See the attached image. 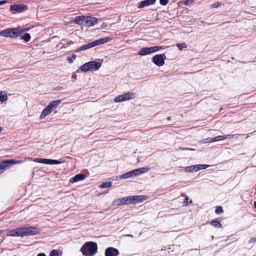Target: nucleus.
I'll list each match as a JSON object with an SVG mask.
<instances>
[{"label": "nucleus", "mask_w": 256, "mask_h": 256, "mask_svg": "<svg viewBox=\"0 0 256 256\" xmlns=\"http://www.w3.org/2000/svg\"><path fill=\"white\" fill-rule=\"evenodd\" d=\"M129 172H130V176H134V170H132L131 171H130Z\"/></svg>", "instance_id": "43"}, {"label": "nucleus", "mask_w": 256, "mask_h": 256, "mask_svg": "<svg viewBox=\"0 0 256 256\" xmlns=\"http://www.w3.org/2000/svg\"><path fill=\"white\" fill-rule=\"evenodd\" d=\"M61 102L62 100L60 99L52 101L46 106L47 108L51 112H52L54 109H56L58 106Z\"/></svg>", "instance_id": "12"}, {"label": "nucleus", "mask_w": 256, "mask_h": 256, "mask_svg": "<svg viewBox=\"0 0 256 256\" xmlns=\"http://www.w3.org/2000/svg\"><path fill=\"white\" fill-rule=\"evenodd\" d=\"M148 196H131V200L132 204H136L138 202H142L144 200H145L147 199Z\"/></svg>", "instance_id": "11"}, {"label": "nucleus", "mask_w": 256, "mask_h": 256, "mask_svg": "<svg viewBox=\"0 0 256 256\" xmlns=\"http://www.w3.org/2000/svg\"><path fill=\"white\" fill-rule=\"evenodd\" d=\"M58 251L56 250H53L50 252L49 256H58Z\"/></svg>", "instance_id": "33"}, {"label": "nucleus", "mask_w": 256, "mask_h": 256, "mask_svg": "<svg viewBox=\"0 0 256 256\" xmlns=\"http://www.w3.org/2000/svg\"><path fill=\"white\" fill-rule=\"evenodd\" d=\"M85 178V175L84 174H76L72 178L74 182H77L80 180H82Z\"/></svg>", "instance_id": "20"}, {"label": "nucleus", "mask_w": 256, "mask_h": 256, "mask_svg": "<svg viewBox=\"0 0 256 256\" xmlns=\"http://www.w3.org/2000/svg\"><path fill=\"white\" fill-rule=\"evenodd\" d=\"M176 46L180 50H182V48H186V45L184 42L181 44L178 43L176 44Z\"/></svg>", "instance_id": "32"}, {"label": "nucleus", "mask_w": 256, "mask_h": 256, "mask_svg": "<svg viewBox=\"0 0 256 256\" xmlns=\"http://www.w3.org/2000/svg\"><path fill=\"white\" fill-rule=\"evenodd\" d=\"M230 22H224L223 24H226V23H228Z\"/></svg>", "instance_id": "53"}, {"label": "nucleus", "mask_w": 256, "mask_h": 256, "mask_svg": "<svg viewBox=\"0 0 256 256\" xmlns=\"http://www.w3.org/2000/svg\"><path fill=\"white\" fill-rule=\"evenodd\" d=\"M52 112L47 108V107L45 108L42 112L40 115V118L42 120L46 118L48 115L50 114Z\"/></svg>", "instance_id": "19"}, {"label": "nucleus", "mask_w": 256, "mask_h": 256, "mask_svg": "<svg viewBox=\"0 0 256 256\" xmlns=\"http://www.w3.org/2000/svg\"><path fill=\"white\" fill-rule=\"evenodd\" d=\"M202 142L203 144H208V143H211V138H204L202 140Z\"/></svg>", "instance_id": "36"}, {"label": "nucleus", "mask_w": 256, "mask_h": 256, "mask_svg": "<svg viewBox=\"0 0 256 256\" xmlns=\"http://www.w3.org/2000/svg\"><path fill=\"white\" fill-rule=\"evenodd\" d=\"M181 196H184L185 198V199L184 200V201L183 202V204L184 206H187L189 204L192 203V200H190V201H188L189 198L188 196L186 195V194L184 193H182Z\"/></svg>", "instance_id": "23"}, {"label": "nucleus", "mask_w": 256, "mask_h": 256, "mask_svg": "<svg viewBox=\"0 0 256 256\" xmlns=\"http://www.w3.org/2000/svg\"><path fill=\"white\" fill-rule=\"evenodd\" d=\"M196 166H190L186 167V171L187 172H192L194 170H195Z\"/></svg>", "instance_id": "38"}, {"label": "nucleus", "mask_w": 256, "mask_h": 256, "mask_svg": "<svg viewBox=\"0 0 256 256\" xmlns=\"http://www.w3.org/2000/svg\"><path fill=\"white\" fill-rule=\"evenodd\" d=\"M149 48H150V54H151L152 52L158 51V50L162 49V46H158L150 47Z\"/></svg>", "instance_id": "27"}, {"label": "nucleus", "mask_w": 256, "mask_h": 256, "mask_svg": "<svg viewBox=\"0 0 256 256\" xmlns=\"http://www.w3.org/2000/svg\"><path fill=\"white\" fill-rule=\"evenodd\" d=\"M166 58V56L164 54H158L152 57V61L156 65L161 66L164 64V59Z\"/></svg>", "instance_id": "6"}, {"label": "nucleus", "mask_w": 256, "mask_h": 256, "mask_svg": "<svg viewBox=\"0 0 256 256\" xmlns=\"http://www.w3.org/2000/svg\"><path fill=\"white\" fill-rule=\"evenodd\" d=\"M85 18H86V16H76L74 20V22L75 23H76L77 24H81L84 22H85Z\"/></svg>", "instance_id": "18"}, {"label": "nucleus", "mask_w": 256, "mask_h": 256, "mask_svg": "<svg viewBox=\"0 0 256 256\" xmlns=\"http://www.w3.org/2000/svg\"><path fill=\"white\" fill-rule=\"evenodd\" d=\"M150 170V168H136L134 170V176H136L142 174H144L146 172H148Z\"/></svg>", "instance_id": "14"}, {"label": "nucleus", "mask_w": 256, "mask_h": 256, "mask_svg": "<svg viewBox=\"0 0 256 256\" xmlns=\"http://www.w3.org/2000/svg\"><path fill=\"white\" fill-rule=\"evenodd\" d=\"M119 254L118 250L112 247H108L105 250V256H118Z\"/></svg>", "instance_id": "9"}, {"label": "nucleus", "mask_w": 256, "mask_h": 256, "mask_svg": "<svg viewBox=\"0 0 256 256\" xmlns=\"http://www.w3.org/2000/svg\"><path fill=\"white\" fill-rule=\"evenodd\" d=\"M40 232L39 228L34 226L20 227L10 230L8 231L7 236H33Z\"/></svg>", "instance_id": "1"}, {"label": "nucleus", "mask_w": 256, "mask_h": 256, "mask_svg": "<svg viewBox=\"0 0 256 256\" xmlns=\"http://www.w3.org/2000/svg\"><path fill=\"white\" fill-rule=\"evenodd\" d=\"M76 55L74 54L72 55V57H70V56L67 57V60L70 64H72L73 62V59H75L76 58Z\"/></svg>", "instance_id": "34"}, {"label": "nucleus", "mask_w": 256, "mask_h": 256, "mask_svg": "<svg viewBox=\"0 0 256 256\" xmlns=\"http://www.w3.org/2000/svg\"><path fill=\"white\" fill-rule=\"evenodd\" d=\"M138 54L140 56H145L146 54H150L149 48H142L138 52Z\"/></svg>", "instance_id": "17"}, {"label": "nucleus", "mask_w": 256, "mask_h": 256, "mask_svg": "<svg viewBox=\"0 0 256 256\" xmlns=\"http://www.w3.org/2000/svg\"><path fill=\"white\" fill-rule=\"evenodd\" d=\"M28 10V6L24 4H14L10 6L11 12L15 11L18 12H22Z\"/></svg>", "instance_id": "7"}, {"label": "nucleus", "mask_w": 256, "mask_h": 256, "mask_svg": "<svg viewBox=\"0 0 256 256\" xmlns=\"http://www.w3.org/2000/svg\"><path fill=\"white\" fill-rule=\"evenodd\" d=\"M8 168L6 160L0 162V174L4 172Z\"/></svg>", "instance_id": "15"}, {"label": "nucleus", "mask_w": 256, "mask_h": 256, "mask_svg": "<svg viewBox=\"0 0 256 256\" xmlns=\"http://www.w3.org/2000/svg\"><path fill=\"white\" fill-rule=\"evenodd\" d=\"M113 204L114 206H120V205H124V200L123 198H120L116 200L113 202Z\"/></svg>", "instance_id": "26"}, {"label": "nucleus", "mask_w": 256, "mask_h": 256, "mask_svg": "<svg viewBox=\"0 0 256 256\" xmlns=\"http://www.w3.org/2000/svg\"><path fill=\"white\" fill-rule=\"evenodd\" d=\"M221 5H222V3L220 2H216L214 4H213L210 6V8H218V6H220Z\"/></svg>", "instance_id": "35"}, {"label": "nucleus", "mask_w": 256, "mask_h": 256, "mask_svg": "<svg viewBox=\"0 0 256 256\" xmlns=\"http://www.w3.org/2000/svg\"><path fill=\"white\" fill-rule=\"evenodd\" d=\"M30 35L28 33H25L22 36H21V39L23 40L26 42H29L30 40Z\"/></svg>", "instance_id": "28"}, {"label": "nucleus", "mask_w": 256, "mask_h": 256, "mask_svg": "<svg viewBox=\"0 0 256 256\" xmlns=\"http://www.w3.org/2000/svg\"><path fill=\"white\" fill-rule=\"evenodd\" d=\"M206 168V167L205 166V165L199 164V165L197 166L196 169L195 170V171L198 170H202V169H204V168Z\"/></svg>", "instance_id": "39"}, {"label": "nucleus", "mask_w": 256, "mask_h": 256, "mask_svg": "<svg viewBox=\"0 0 256 256\" xmlns=\"http://www.w3.org/2000/svg\"><path fill=\"white\" fill-rule=\"evenodd\" d=\"M210 225L216 228H221L222 227V224L216 220H212L210 222Z\"/></svg>", "instance_id": "24"}, {"label": "nucleus", "mask_w": 256, "mask_h": 256, "mask_svg": "<svg viewBox=\"0 0 256 256\" xmlns=\"http://www.w3.org/2000/svg\"><path fill=\"white\" fill-rule=\"evenodd\" d=\"M212 142L218 141L216 136L211 138Z\"/></svg>", "instance_id": "44"}, {"label": "nucleus", "mask_w": 256, "mask_h": 256, "mask_svg": "<svg viewBox=\"0 0 256 256\" xmlns=\"http://www.w3.org/2000/svg\"><path fill=\"white\" fill-rule=\"evenodd\" d=\"M236 135V134H227L226 136H225V137H226V138H232L234 137V136Z\"/></svg>", "instance_id": "42"}, {"label": "nucleus", "mask_w": 256, "mask_h": 256, "mask_svg": "<svg viewBox=\"0 0 256 256\" xmlns=\"http://www.w3.org/2000/svg\"><path fill=\"white\" fill-rule=\"evenodd\" d=\"M171 118H172L171 116H168V117H167L166 120H171Z\"/></svg>", "instance_id": "50"}, {"label": "nucleus", "mask_w": 256, "mask_h": 256, "mask_svg": "<svg viewBox=\"0 0 256 256\" xmlns=\"http://www.w3.org/2000/svg\"><path fill=\"white\" fill-rule=\"evenodd\" d=\"M26 30V28H8L5 30L0 31V36L4 37L16 38L20 36L23 32Z\"/></svg>", "instance_id": "3"}, {"label": "nucleus", "mask_w": 256, "mask_h": 256, "mask_svg": "<svg viewBox=\"0 0 256 256\" xmlns=\"http://www.w3.org/2000/svg\"><path fill=\"white\" fill-rule=\"evenodd\" d=\"M98 246L96 242H88L82 246L80 250L85 256H92L96 254Z\"/></svg>", "instance_id": "2"}, {"label": "nucleus", "mask_w": 256, "mask_h": 256, "mask_svg": "<svg viewBox=\"0 0 256 256\" xmlns=\"http://www.w3.org/2000/svg\"><path fill=\"white\" fill-rule=\"evenodd\" d=\"M72 78H74V79H76V78H77V76L76 74H72Z\"/></svg>", "instance_id": "46"}, {"label": "nucleus", "mask_w": 256, "mask_h": 256, "mask_svg": "<svg viewBox=\"0 0 256 256\" xmlns=\"http://www.w3.org/2000/svg\"><path fill=\"white\" fill-rule=\"evenodd\" d=\"M112 186V182H104L102 183L100 187V188H108Z\"/></svg>", "instance_id": "29"}, {"label": "nucleus", "mask_w": 256, "mask_h": 256, "mask_svg": "<svg viewBox=\"0 0 256 256\" xmlns=\"http://www.w3.org/2000/svg\"><path fill=\"white\" fill-rule=\"evenodd\" d=\"M112 40V38L110 37H105L98 40H96L92 42L88 43L86 45L80 46L79 48L75 50V52H78L80 51L86 50L87 49L93 48L95 46L105 44L110 41Z\"/></svg>", "instance_id": "4"}, {"label": "nucleus", "mask_w": 256, "mask_h": 256, "mask_svg": "<svg viewBox=\"0 0 256 256\" xmlns=\"http://www.w3.org/2000/svg\"><path fill=\"white\" fill-rule=\"evenodd\" d=\"M136 98V94L131 92H126L116 96L114 98L115 102H120L126 100L134 99Z\"/></svg>", "instance_id": "5"}, {"label": "nucleus", "mask_w": 256, "mask_h": 256, "mask_svg": "<svg viewBox=\"0 0 256 256\" xmlns=\"http://www.w3.org/2000/svg\"><path fill=\"white\" fill-rule=\"evenodd\" d=\"M215 212L218 214H220L224 212V210L222 206H218L216 208L215 210Z\"/></svg>", "instance_id": "31"}, {"label": "nucleus", "mask_w": 256, "mask_h": 256, "mask_svg": "<svg viewBox=\"0 0 256 256\" xmlns=\"http://www.w3.org/2000/svg\"><path fill=\"white\" fill-rule=\"evenodd\" d=\"M254 208H256V202H254Z\"/></svg>", "instance_id": "51"}, {"label": "nucleus", "mask_w": 256, "mask_h": 256, "mask_svg": "<svg viewBox=\"0 0 256 256\" xmlns=\"http://www.w3.org/2000/svg\"><path fill=\"white\" fill-rule=\"evenodd\" d=\"M124 204H128L132 203L131 196H125L122 198Z\"/></svg>", "instance_id": "30"}, {"label": "nucleus", "mask_w": 256, "mask_h": 256, "mask_svg": "<svg viewBox=\"0 0 256 256\" xmlns=\"http://www.w3.org/2000/svg\"><path fill=\"white\" fill-rule=\"evenodd\" d=\"M6 2H7V0H0V6L2 5V4H4L6 3Z\"/></svg>", "instance_id": "45"}, {"label": "nucleus", "mask_w": 256, "mask_h": 256, "mask_svg": "<svg viewBox=\"0 0 256 256\" xmlns=\"http://www.w3.org/2000/svg\"><path fill=\"white\" fill-rule=\"evenodd\" d=\"M82 72H86L90 70V63L89 62H86L80 68Z\"/></svg>", "instance_id": "22"}, {"label": "nucleus", "mask_w": 256, "mask_h": 256, "mask_svg": "<svg viewBox=\"0 0 256 256\" xmlns=\"http://www.w3.org/2000/svg\"><path fill=\"white\" fill-rule=\"evenodd\" d=\"M34 161L47 164H57L61 163V162L58 160L46 158H36Z\"/></svg>", "instance_id": "8"}, {"label": "nucleus", "mask_w": 256, "mask_h": 256, "mask_svg": "<svg viewBox=\"0 0 256 256\" xmlns=\"http://www.w3.org/2000/svg\"><path fill=\"white\" fill-rule=\"evenodd\" d=\"M190 0H186V2H185V4H186V5H188V4H190Z\"/></svg>", "instance_id": "49"}, {"label": "nucleus", "mask_w": 256, "mask_h": 256, "mask_svg": "<svg viewBox=\"0 0 256 256\" xmlns=\"http://www.w3.org/2000/svg\"><path fill=\"white\" fill-rule=\"evenodd\" d=\"M36 256H46V255L44 253H40Z\"/></svg>", "instance_id": "47"}, {"label": "nucleus", "mask_w": 256, "mask_h": 256, "mask_svg": "<svg viewBox=\"0 0 256 256\" xmlns=\"http://www.w3.org/2000/svg\"><path fill=\"white\" fill-rule=\"evenodd\" d=\"M218 141L224 140L226 138V137H225V136H216Z\"/></svg>", "instance_id": "41"}, {"label": "nucleus", "mask_w": 256, "mask_h": 256, "mask_svg": "<svg viewBox=\"0 0 256 256\" xmlns=\"http://www.w3.org/2000/svg\"><path fill=\"white\" fill-rule=\"evenodd\" d=\"M130 177H131V176H130V172H129L123 174L121 176V178H128Z\"/></svg>", "instance_id": "37"}, {"label": "nucleus", "mask_w": 256, "mask_h": 256, "mask_svg": "<svg viewBox=\"0 0 256 256\" xmlns=\"http://www.w3.org/2000/svg\"><path fill=\"white\" fill-rule=\"evenodd\" d=\"M156 2V0H144L140 2L138 8H142L146 6H148L154 4Z\"/></svg>", "instance_id": "13"}, {"label": "nucleus", "mask_w": 256, "mask_h": 256, "mask_svg": "<svg viewBox=\"0 0 256 256\" xmlns=\"http://www.w3.org/2000/svg\"><path fill=\"white\" fill-rule=\"evenodd\" d=\"M8 166H9L11 164H20L24 162V161L23 160H16L12 159H9V160H6Z\"/></svg>", "instance_id": "21"}, {"label": "nucleus", "mask_w": 256, "mask_h": 256, "mask_svg": "<svg viewBox=\"0 0 256 256\" xmlns=\"http://www.w3.org/2000/svg\"><path fill=\"white\" fill-rule=\"evenodd\" d=\"M89 63L90 69L98 70L101 66V64L96 61H91Z\"/></svg>", "instance_id": "16"}, {"label": "nucleus", "mask_w": 256, "mask_h": 256, "mask_svg": "<svg viewBox=\"0 0 256 256\" xmlns=\"http://www.w3.org/2000/svg\"><path fill=\"white\" fill-rule=\"evenodd\" d=\"M250 242H256V238H252L250 240Z\"/></svg>", "instance_id": "48"}, {"label": "nucleus", "mask_w": 256, "mask_h": 256, "mask_svg": "<svg viewBox=\"0 0 256 256\" xmlns=\"http://www.w3.org/2000/svg\"><path fill=\"white\" fill-rule=\"evenodd\" d=\"M168 2V0H160V3L162 6H166Z\"/></svg>", "instance_id": "40"}, {"label": "nucleus", "mask_w": 256, "mask_h": 256, "mask_svg": "<svg viewBox=\"0 0 256 256\" xmlns=\"http://www.w3.org/2000/svg\"><path fill=\"white\" fill-rule=\"evenodd\" d=\"M2 130V128L0 126V132H1Z\"/></svg>", "instance_id": "52"}, {"label": "nucleus", "mask_w": 256, "mask_h": 256, "mask_svg": "<svg viewBox=\"0 0 256 256\" xmlns=\"http://www.w3.org/2000/svg\"><path fill=\"white\" fill-rule=\"evenodd\" d=\"M8 99V96L4 92L2 91L0 92V102H4L6 101Z\"/></svg>", "instance_id": "25"}, {"label": "nucleus", "mask_w": 256, "mask_h": 256, "mask_svg": "<svg viewBox=\"0 0 256 256\" xmlns=\"http://www.w3.org/2000/svg\"><path fill=\"white\" fill-rule=\"evenodd\" d=\"M98 22V20L96 18L90 16H86L85 18V24L88 26H91Z\"/></svg>", "instance_id": "10"}]
</instances>
